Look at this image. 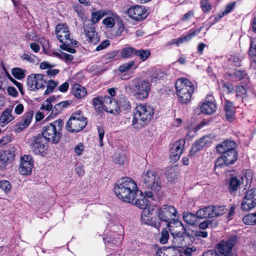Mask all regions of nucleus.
Returning <instances> with one entry per match:
<instances>
[{"label":"nucleus","instance_id":"22","mask_svg":"<svg viewBox=\"0 0 256 256\" xmlns=\"http://www.w3.org/2000/svg\"><path fill=\"white\" fill-rule=\"evenodd\" d=\"M238 242V236L232 235L225 242V256H237L234 246Z\"/></svg>","mask_w":256,"mask_h":256},{"label":"nucleus","instance_id":"8","mask_svg":"<svg viewBox=\"0 0 256 256\" xmlns=\"http://www.w3.org/2000/svg\"><path fill=\"white\" fill-rule=\"evenodd\" d=\"M142 186L148 190L158 191L161 188V180L159 176L152 170H148L142 176Z\"/></svg>","mask_w":256,"mask_h":256},{"label":"nucleus","instance_id":"50","mask_svg":"<svg viewBox=\"0 0 256 256\" xmlns=\"http://www.w3.org/2000/svg\"><path fill=\"white\" fill-rule=\"evenodd\" d=\"M51 98H47L42 104L40 108L50 112L52 110V105L51 104Z\"/></svg>","mask_w":256,"mask_h":256},{"label":"nucleus","instance_id":"40","mask_svg":"<svg viewBox=\"0 0 256 256\" xmlns=\"http://www.w3.org/2000/svg\"><path fill=\"white\" fill-rule=\"evenodd\" d=\"M25 70L19 68H13L12 70V74L14 78L18 80L22 79L25 77Z\"/></svg>","mask_w":256,"mask_h":256},{"label":"nucleus","instance_id":"48","mask_svg":"<svg viewBox=\"0 0 256 256\" xmlns=\"http://www.w3.org/2000/svg\"><path fill=\"white\" fill-rule=\"evenodd\" d=\"M237 147L238 145L234 140H225V148H226V150H236V148Z\"/></svg>","mask_w":256,"mask_h":256},{"label":"nucleus","instance_id":"23","mask_svg":"<svg viewBox=\"0 0 256 256\" xmlns=\"http://www.w3.org/2000/svg\"><path fill=\"white\" fill-rule=\"evenodd\" d=\"M184 141L180 140L172 144L170 148V158L173 160H178L182 153Z\"/></svg>","mask_w":256,"mask_h":256},{"label":"nucleus","instance_id":"62","mask_svg":"<svg viewBox=\"0 0 256 256\" xmlns=\"http://www.w3.org/2000/svg\"><path fill=\"white\" fill-rule=\"evenodd\" d=\"M194 236L196 238H206L208 236V233L206 231L196 230L194 232Z\"/></svg>","mask_w":256,"mask_h":256},{"label":"nucleus","instance_id":"2","mask_svg":"<svg viewBox=\"0 0 256 256\" xmlns=\"http://www.w3.org/2000/svg\"><path fill=\"white\" fill-rule=\"evenodd\" d=\"M132 121L133 128L140 129L152 119L154 110L152 107L146 104H138L134 110Z\"/></svg>","mask_w":256,"mask_h":256},{"label":"nucleus","instance_id":"29","mask_svg":"<svg viewBox=\"0 0 256 256\" xmlns=\"http://www.w3.org/2000/svg\"><path fill=\"white\" fill-rule=\"evenodd\" d=\"M12 109L6 108L2 112L0 117V124L2 126H6L14 119V117L12 115Z\"/></svg>","mask_w":256,"mask_h":256},{"label":"nucleus","instance_id":"61","mask_svg":"<svg viewBox=\"0 0 256 256\" xmlns=\"http://www.w3.org/2000/svg\"><path fill=\"white\" fill-rule=\"evenodd\" d=\"M110 44V40H104L102 43H100L96 48V50L99 51L102 50H103L108 46Z\"/></svg>","mask_w":256,"mask_h":256},{"label":"nucleus","instance_id":"19","mask_svg":"<svg viewBox=\"0 0 256 256\" xmlns=\"http://www.w3.org/2000/svg\"><path fill=\"white\" fill-rule=\"evenodd\" d=\"M216 108L214 97L210 95L207 96L200 106L201 112L206 114H211L216 112Z\"/></svg>","mask_w":256,"mask_h":256},{"label":"nucleus","instance_id":"10","mask_svg":"<svg viewBox=\"0 0 256 256\" xmlns=\"http://www.w3.org/2000/svg\"><path fill=\"white\" fill-rule=\"evenodd\" d=\"M46 76L42 74H31L27 78V85L30 90L44 89L46 85Z\"/></svg>","mask_w":256,"mask_h":256},{"label":"nucleus","instance_id":"6","mask_svg":"<svg viewBox=\"0 0 256 256\" xmlns=\"http://www.w3.org/2000/svg\"><path fill=\"white\" fill-rule=\"evenodd\" d=\"M132 86L128 84L125 86V90L128 92L132 90L136 98L143 100L148 98L150 90V84L146 80L136 78L132 80Z\"/></svg>","mask_w":256,"mask_h":256},{"label":"nucleus","instance_id":"24","mask_svg":"<svg viewBox=\"0 0 256 256\" xmlns=\"http://www.w3.org/2000/svg\"><path fill=\"white\" fill-rule=\"evenodd\" d=\"M104 102L106 104H109L110 106H112V99L108 96H106L104 98H94L92 100L94 106L98 111L99 112L102 110L103 106H104Z\"/></svg>","mask_w":256,"mask_h":256},{"label":"nucleus","instance_id":"30","mask_svg":"<svg viewBox=\"0 0 256 256\" xmlns=\"http://www.w3.org/2000/svg\"><path fill=\"white\" fill-rule=\"evenodd\" d=\"M238 157L236 150H226L225 148V166L234 164Z\"/></svg>","mask_w":256,"mask_h":256},{"label":"nucleus","instance_id":"38","mask_svg":"<svg viewBox=\"0 0 256 256\" xmlns=\"http://www.w3.org/2000/svg\"><path fill=\"white\" fill-rule=\"evenodd\" d=\"M136 49L132 47L125 48L121 52V56L123 58H129L136 55Z\"/></svg>","mask_w":256,"mask_h":256},{"label":"nucleus","instance_id":"52","mask_svg":"<svg viewBox=\"0 0 256 256\" xmlns=\"http://www.w3.org/2000/svg\"><path fill=\"white\" fill-rule=\"evenodd\" d=\"M169 234L168 230L164 229L162 231L161 237L160 238V242L162 244H166L169 238Z\"/></svg>","mask_w":256,"mask_h":256},{"label":"nucleus","instance_id":"9","mask_svg":"<svg viewBox=\"0 0 256 256\" xmlns=\"http://www.w3.org/2000/svg\"><path fill=\"white\" fill-rule=\"evenodd\" d=\"M48 142L41 134L34 137L30 144L32 150L36 154L44 156L48 153Z\"/></svg>","mask_w":256,"mask_h":256},{"label":"nucleus","instance_id":"34","mask_svg":"<svg viewBox=\"0 0 256 256\" xmlns=\"http://www.w3.org/2000/svg\"><path fill=\"white\" fill-rule=\"evenodd\" d=\"M110 16H108L103 20V24L106 26L108 28H112L115 24V19H118V16L116 14L112 13L110 12Z\"/></svg>","mask_w":256,"mask_h":256},{"label":"nucleus","instance_id":"28","mask_svg":"<svg viewBox=\"0 0 256 256\" xmlns=\"http://www.w3.org/2000/svg\"><path fill=\"white\" fill-rule=\"evenodd\" d=\"M242 182L236 177L232 176L228 182V190L231 194H235Z\"/></svg>","mask_w":256,"mask_h":256},{"label":"nucleus","instance_id":"54","mask_svg":"<svg viewBox=\"0 0 256 256\" xmlns=\"http://www.w3.org/2000/svg\"><path fill=\"white\" fill-rule=\"evenodd\" d=\"M249 54L250 56H256V38H252L250 40Z\"/></svg>","mask_w":256,"mask_h":256},{"label":"nucleus","instance_id":"39","mask_svg":"<svg viewBox=\"0 0 256 256\" xmlns=\"http://www.w3.org/2000/svg\"><path fill=\"white\" fill-rule=\"evenodd\" d=\"M150 54L149 50H136V56L140 57L142 61H144L148 59L150 56Z\"/></svg>","mask_w":256,"mask_h":256},{"label":"nucleus","instance_id":"21","mask_svg":"<svg viewBox=\"0 0 256 256\" xmlns=\"http://www.w3.org/2000/svg\"><path fill=\"white\" fill-rule=\"evenodd\" d=\"M32 112H26L22 117L20 120L14 126V131L18 133L28 127L32 122Z\"/></svg>","mask_w":256,"mask_h":256},{"label":"nucleus","instance_id":"37","mask_svg":"<svg viewBox=\"0 0 256 256\" xmlns=\"http://www.w3.org/2000/svg\"><path fill=\"white\" fill-rule=\"evenodd\" d=\"M244 222L246 225L256 224V212L245 216L242 218Z\"/></svg>","mask_w":256,"mask_h":256},{"label":"nucleus","instance_id":"41","mask_svg":"<svg viewBox=\"0 0 256 256\" xmlns=\"http://www.w3.org/2000/svg\"><path fill=\"white\" fill-rule=\"evenodd\" d=\"M226 75L228 76H232V78L236 79V80H240L243 79H248L247 74H246V72L240 70H236L234 76L228 74Z\"/></svg>","mask_w":256,"mask_h":256},{"label":"nucleus","instance_id":"49","mask_svg":"<svg viewBox=\"0 0 256 256\" xmlns=\"http://www.w3.org/2000/svg\"><path fill=\"white\" fill-rule=\"evenodd\" d=\"M236 96L242 98L245 97L247 94L248 90L246 86H238L236 89Z\"/></svg>","mask_w":256,"mask_h":256},{"label":"nucleus","instance_id":"27","mask_svg":"<svg viewBox=\"0 0 256 256\" xmlns=\"http://www.w3.org/2000/svg\"><path fill=\"white\" fill-rule=\"evenodd\" d=\"M214 210L213 206H210L200 208L196 212V215L198 218H213L214 213L212 210Z\"/></svg>","mask_w":256,"mask_h":256},{"label":"nucleus","instance_id":"35","mask_svg":"<svg viewBox=\"0 0 256 256\" xmlns=\"http://www.w3.org/2000/svg\"><path fill=\"white\" fill-rule=\"evenodd\" d=\"M137 67L138 66L135 64L134 61L132 60L119 66L118 70L120 73H124L127 72L133 68L135 69L137 68Z\"/></svg>","mask_w":256,"mask_h":256},{"label":"nucleus","instance_id":"4","mask_svg":"<svg viewBox=\"0 0 256 256\" xmlns=\"http://www.w3.org/2000/svg\"><path fill=\"white\" fill-rule=\"evenodd\" d=\"M56 34L62 44L60 46L61 49L71 54L76 52V50L73 47L77 45V42L71 38L68 28L66 24H58L56 27Z\"/></svg>","mask_w":256,"mask_h":256},{"label":"nucleus","instance_id":"7","mask_svg":"<svg viewBox=\"0 0 256 256\" xmlns=\"http://www.w3.org/2000/svg\"><path fill=\"white\" fill-rule=\"evenodd\" d=\"M88 124L87 118L80 111L72 114L66 125V128L70 132H78L84 128Z\"/></svg>","mask_w":256,"mask_h":256},{"label":"nucleus","instance_id":"14","mask_svg":"<svg viewBox=\"0 0 256 256\" xmlns=\"http://www.w3.org/2000/svg\"><path fill=\"white\" fill-rule=\"evenodd\" d=\"M127 12L130 18L136 21L144 19L148 14L144 6L138 5L130 8Z\"/></svg>","mask_w":256,"mask_h":256},{"label":"nucleus","instance_id":"18","mask_svg":"<svg viewBox=\"0 0 256 256\" xmlns=\"http://www.w3.org/2000/svg\"><path fill=\"white\" fill-rule=\"evenodd\" d=\"M84 30L86 40L88 42L95 44L99 42L100 38L98 33L96 32L95 28L92 24L90 23L85 24L84 26Z\"/></svg>","mask_w":256,"mask_h":256},{"label":"nucleus","instance_id":"13","mask_svg":"<svg viewBox=\"0 0 256 256\" xmlns=\"http://www.w3.org/2000/svg\"><path fill=\"white\" fill-rule=\"evenodd\" d=\"M256 206V189L252 188L246 193L241 208L244 211H250Z\"/></svg>","mask_w":256,"mask_h":256},{"label":"nucleus","instance_id":"43","mask_svg":"<svg viewBox=\"0 0 256 256\" xmlns=\"http://www.w3.org/2000/svg\"><path fill=\"white\" fill-rule=\"evenodd\" d=\"M54 54L66 62H71L74 60V56L62 52H54Z\"/></svg>","mask_w":256,"mask_h":256},{"label":"nucleus","instance_id":"26","mask_svg":"<svg viewBox=\"0 0 256 256\" xmlns=\"http://www.w3.org/2000/svg\"><path fill=\"white\" fill-rule=\"evenodd\" d=\"M72 94L77 98L81 99L87 94L86 89L78 84H74L72 86Z\"/></svg>","mask_w":256,"mask_h":256},{"label":"nucleus","instance_id":"36","mask_svg":"<svg viewBox=\"0 0 256 256\" xmlns=\"http://www.w3.org/2000/svg\"><path fill=\"white\" fill-rule=\"evenodd\" d=\"M202 28L191 30L188 34L180 38V44L184 43L190 41L192 37L196 36L201 30Z\"/></svg>","mask_w":256,"mask_h":256},{"label":"nucleus","instance_id":"25","mask_svg":"<svg viewBox=\"0 0 256 256\" xmlns=\"http://www.w3.org/2000/svg\"><path fill=\"white\" fill-rule=\"evenodd\" d=\"M236 110L233 104L230 101H226L225 106V116L228 122H232L236 119Z\"/></svg>","mask_w":256,"mask_h":256},{"label":"nucleus","instance_id":"58","mask_svg":"<svg viewBox=\"0 0 256 256\" xmlns=\"http://www.w3.org/2000/svg\"><path fill=\"white\" fill-rule=\"evenodd\" d=\"M214 210H212L214 213V217L218 216L224 214V208L222 206H213Z\"/></svg>","mask_w":256,"mask_h":256},{"label":"nucleus","instance_id":"20","mask_svg":"<svg viewBox=\"0 0 256 256\" xmlns=\"http://www.w3.org/2000/svg\"><path fill=\"white\" fill-rule=\"evenodd\" d=\"M132 204H134L138 208L144 210L142 213L141 218L144 221L146 222L148 220L146 217L148 218L147 215L149 214L148 212V210H146V209L150 204L148 198L142 196L141 198H137L136 200H134Z\"/></svg>","mask_w":256,"mask_h":256},{"label":"nucleus","instance_id":"44","mask_svg":"<svg viewBox=\"0 0 256 256\" xmlns=\"http://www.w3.org/2000/svg\"><path fill=\"white\" fill-rule=\"evenodd\" d=\"M72 8L80 18L83 19L84 18L85 14L84 10L81 5L78 4H74Z\"/></svg>","mask_w":256,"mask_h":256},{"label":"nucleus","instance_id":"12","mask_svg":"<svg viewBox=\"0 0 256 256\" xmlns=\"http://www.w3.org/2000/svg\"><path fill=\"white\" fill-rule=\"evenodd\" d=\"M177 210L173 206L165 204L160 208L158 210V217L160 220L165 222L168 224L171 220L175 219L178 216Z\"/></svg>","mask_w":256,"mask_h":256},{"label":"nucleus","instance_id":"63","mask_svg":"<svg viewBox=\"0 0 256 256\" xmlns=\"http://www.w3.org/2000/svg\"><path fill=\"white\" fill-rule=\"evenodd\" d=\"M84 150V146L82 143H79L74 148V152L77 155H80Z\"/></svg>","mask_w":256,"mask_h":256},{"label":"nucleus","instance_id":"59","mask_svg":"<svg viewBox=\"0 0 256 256\" xmlns=\"http://www.w3.org/2000/svg\"><path fill=\"white\" fill-rule=\"evenodd\" d=\"M98 132L100 144V146H104L102 140L104 134V130L102 127L98 126Z\"/></svg>","mask_w":256,"mask_h":256},{"label":"nucleus","instance_id":"16","mask_svg":"<svg viewBox=\"0 0 256 256\" xmlns=\"http://www.w3.org/2000/svg\"><path fill=\"white\" fill-rule=\"evenodd\" d=\"M112 105H116V108L114 109H112L110 106L109 107L110 110L108 112L113 114L118 113L120 111V108H123L124 110H128L130 108V104L128 98L126 96L123 94L119 96L116 101L112 102Z\"/></svg>","mask_w":256,"mask_h":256},{"label":"nucleus","instance_id":"51","mask_svg":"<svg viewBox=\"0 0 256 256\" xmlns=\"http://www.w3.org/2000/svg\"><path fill=\"white\" fill-rule=\"evenodd\" d=\"M0 188L7 193L11 189V184L10 182L6 180H3L0 182Z\"/></svg>","mask_w":256,"mask_h":256},{"label":"nucleus","instance_id":"42","mask_svg":"<svg viewBox=\"0 0 256 256\" xmlns=\"http://www.w3.org/2000/svg\"><path fill=\"white\" fill-rule=\"evenodd\" d=\"M216 256H224V240H222L214 248Z\"/></svg>","mask_w":256,"mask_h":256},{"label":"nucleus","instance_id":"31","mask_svg":"<svg viewBox=\"0 0 256 256\" xmlns=\"http://www.w3.org/2000/svg\"><path fill=\"white\" fill-rule=\"evenodd\" d=\"M110 13V11L108 10H100L92 13L91 22L92 24L98 23L100 20L104 16H108Z\"/></svg>","mask_w":256,"mask_h":256},{"label":"nucleus","instance_id":"32","mask_svg":"<svg viewBox=\"0 0 256 256\" xmlns=\"http://www.w3.org/2000/svg\"><path fill=\"white\" fill-rule=\"evenodd\" d=\"M184 220L188 224L192 226H195L197 224L196 215L193 214L192 213L184 212L182 214Z\"/></svg>","mask_w":256,"mask_h":256},{"label":"nucleus","instance_id":"47","mask_svg":"<svg viewBox=\"0 0 256 256\" xmlns=\"http://www.w3.org/2000/svg\"><path fill=\"white\" fill-rule=\"evenodd\" d=\"M114 161L119 165L123 166L126 162V158L124 155L116 154L114 156Z\"/></svg>","mask_w":256,"mask_h":256},{"label":"nucleus","instance_id":"15","mask_svg":"<svg viewBox=\"0 0 256 256\" xmlns=\"http://www.w3.org/2000/svg\"><path fill=\"white\" fill-rule=\"evenodd\" d=\"M34 166L32 158L30 155H24L20 158V172L22 175H28Z\"/></svg>","mask_w":256,"mask_h":256},{"label":"nucleus","instance_id":"55","mask_svg":"<svg viewBox=\"0 0 256 256\" xmlns=\"http://www.w3.org/2000/svg\"><path fill=\"white\" fill-rule=\"evenodd\" d=\"M6 155L8 158L10 162H12L15 157V150L14 148H11L4 151Z\"/></svg>","mask_w":256,"mask_h":256},{"label":"nucleus","instance_id":"46","mask_svg":"<svg viewBox=\"0 0 256 256\" xmlns=\"http://www.w3.org/2000/svg\"><path fill=\"white\" fill-rule=\"evenodd\" d=\"M200 8L204 12H210L212 9V6L209 0H200Z\"/></svg>","mask_w":256,"mask_h":256},{"label":"nucleus","instance_id":"33","mask_svg":"<svg viewBox=\"0 0 256 256\" xmlns=\"http://www.w3.org/2000/svg\"><path fill=\"white\" fill-rule=\"evenodd\" d=\"M180 252V256H192V254L196 251L195 246H184L180 247L178 250Z\"/></svg>","mask_w":256,"mask_h":256},{"label":"nucleus","instance_id":"57","mask_svg":"<svg viewBox=\"0 0 256 256\" xmlns=\"http://www.w3.org/2000/svg\"><path fill=\"white\" fill-rule=\"evenodd\" d=\"M224 16V12H222L218 14L216 16H211L210 18L209 22L211 24H213L216 22L220 20Z\"/></svg>","mask_w":256,"mask_h":256},{"label":"nucleus","instance_id":"17","mask_svg":"<svg viewBox=\"0 0 256 256\" xmlns=\"http://www.w3.org/2000/svg\"><path fill=\"white\" fill-rule=\"evenodd\" d=\"M212 139L213 138L210 135H206L196 141L194 145L192 147L190 155H194L198 151L200 150L204 147L209 146L212 142Z\"/></svg>","mask_w":256,"mask_h":256},{"label":"nucleus","instance_id":"11","mask_svg":"<svg viewBox=\"0 0 256 256\" xmlns=\"http://www.w3.org/2000/svg\"><path fill=\"white\" fill-rule=\"evenodd\" d=\"M167 226L172 236L176 240L177 238H182L186 233V228L182 222L177 218L171 220V222L167 224Z\"/></svg>","mask_w":256,"mask_h":256},{"label":"nucleus","instance_id":"5","mask_svg":"<svg viewBox=\"0 0 256 256\" xmlns=\"http://www.w3.org/2000/svg\"><path fill=\"white\" fill-rule=\"evenodd\" d=\"M178 100L182 104H188L191 100L194 92V84L186 78H180L175 82Z\"/></svg>","mask_w":256,"mask_h":256},{"label":"nucleus","instance_id":"64","mask_svg":"<svg viewBox=\"0 0 256 256\" xmlns=\"http://www.w3.org/2000/svg\"><path fill=\"white\" fill-rule=\"evenodd\" d=\"M7 91H8V94L13 97H16L18 95V91L14 87H12V86L8 87Z\"/></svg>","mask_w":256,"mask_h":256},{"label":"nucleus","instance_id":"60","mask_svg":"<svg viewBox=\"0 0 256 256\" xmlns=\"http://www.w3.org/2000/svg\"><path fill=\"white\" fill-rule=\"evenodd\" d=\"M228 60L230 62L235 66H238L240 65V58L236 56H230V57L228 58Z\"/></svg>","mask_w":256,"mask_h":256},{"label":"nucleus","instance_id":"53","mask_svg":"<svg viewBox=\"0 0 256 256\" xmlns=\"http://www.w3.org/2000/svg\"><path fill=\"white\" fill-rule=\"evenodd\" d=\"M118 52V50H114L108 52L104 56L103 59L105 61L110 62L116 56Z\"/></svg>","mask_w":256,"mask_h":256},{"label":"nucleus","instance_id":"45","mask_svg":"<svg viewBox=\"0 0 256 256\" xmlns=\"http://www.w3.org/2000/svg\"><path fill=\"white\" fill-rule=\"evenodd\" d=\"M58 84V82H57L52 80H49L48 82H46L47 88L44 92V94L48 95L52 92Z\"/></svg>","mask_w":256,"mask_h":256},{"label":"nucleus","instance_id":"1","mask_svg":"<svg viewBox=\"0 0 256 256\" xmlns=\"http://www.w3.org/2000/svg\"><path fill=\"white\" fill-rule=\"evenodd\" d=\"M117 197L124 202L133 204L139 192L136 184L131 178H122L114 185Z\"/></svg>","mask_w":256,"mask_h":256},{"label":"nucleus","instance_id":"56","mask_svg":"<svg viewBox=\"0 0 256 256\" xmlns=\"http://www.w3.org/2000/svg\"><path fill=\"white\" fill-rule=\"evenodd\" d=\"M224 164V158L223 156L218 157L215 162L214 169L222 168Z\"/></svg>","mask_w":256,"mask_h":256},{"label":"nucleus","instance_id":"3","mask_svg":"<svg viewBox=\"0 0 256 256\" xmlns=\"http://www.w3.org/2000/svg\"><path fill=\"white\" fill-rule=\"evenodd\" d=\"M64 125L63 120L58 119L42 127L41 134L52 144H56L62 136V129Z\"/></svg>","mask_w":256,"mask_h":256}]
</instances>
